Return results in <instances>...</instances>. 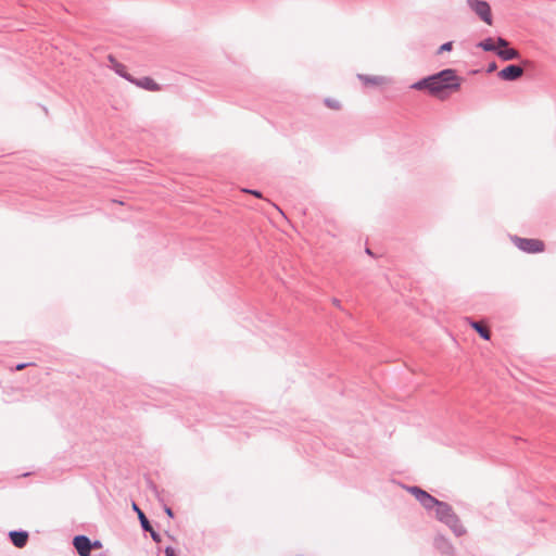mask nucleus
I'll return each instance as SVG.
<instances>
[{
    "instance_id": "f257e3e1",
    "label": "nucleus",
    "mask_w": 556,
    "mask_h": 556,
    "mask_svg": "<svg viewBox=\"0 0 556 556\" xmlns=\"http://www.w3.org/2000/svg\"><path fill=\"white\" fill-rule=\"evenodd\" d=\"M406 490L418 501L430 517L446 526L454 535L463 536L466 534L465 526L448 503L437 500L418 486H406Z\"/></svg>"
},
{
    "instance_id": "f03ea898",
    "label": "nucleus",
    "mask_w": 556,
    "mask_h": 556,
    "mask_svg": "<svg viewBox=\"0 0 556 556\" xmlns=\"http://www.w3.org/2000/svg\"><path fill=\"white\" fill-rule=\"evenodd\" d=\"M462 78L455 70L446 68L437 74L425 77L412 85L415 90H427L434 97H441L446 91L459 89Z\"/></svg>"
},
{
    "instance_id": "7ed1b4c3",
    "label": "nucleus",
    "mask_w": 556,
    "mask_h": 556,
    "mask_svg": "<svg viewBox=\"0 0 556 556\" xmlns=\"http://www.w3.org/2000/svg\"><path fill=\"white\" fill-rule=\"evenodd\" d=\"M466 4L486 25L493 24L491 7L485 0H466Z\"/></svg>"
},
{
    "instance_id": "20e7f679",
    "label": "nucleus",
    "mask_w": 556,
    "mask_h": 556,
    "mask_svg": "<svg viewBox=\"0 0 556 556\" xmlns=\"http://www.w3.org/2000/svg\"><path fill=\"white\" fill-rule=\"evenodd\" d=\"M514 242L520 250L528 253L541 252L544 249L543 242L536 239L514 238Z\"/></svg>"
},
{
    "instance_id": "39448f33",
    "label": "nucleus",
    "mask_w": 556,
    "mask_h": 556,
    "mask_svg": "<svg viewBox=\"0 0 556 556\" xmlns=\"http://www.w3.org/2000/svg\"><path fill=\"white\" fill-rule=\"evenodd\" d=\"M497 55L503 61H510V60H517L519 59L520 54L516 49L508 47V41L504 38L498 37L497 38Z\"/></svg>"
},
{
    "instance_id": "423d86ee",
    "label": "nucleus",
    "mask_w": 556,
    "mask_h": 556,
    "mask_svg": "<svg viewBox=\"0 0 556 556\" xmlns=\"http://www.w3.org/2000/svg\"><path fill=\"white\" fill-rule=\"evenodd\" d=\"M73 544L79 554V556H89L92 544L90 540L85 535H77L73 540Z\"/></svg>"
},
{
    "instance_id": "0eeeda50",
    "label": "nucleus",
    "mask_w": 556,
    "mask_h": 556,
    "mask_svg": "<svg viewBox=\"0 0 556 556\" xmlns=\"http://www.w3.org/2000/svg\"><path fill=\"white\" fill-rule=\"evenodd\" d=\"M523 70L519 65H508L498 73V77L503 80L513 81L521 77Z\"/></svg>"
},
{
    "instance_id": "6e6552de",
    "label": "nucleus",
    "mask_w": 556,
    "mask_h": 556,
    "mask_svg": "<svg viewBox=\"0 0 556 556\" xmlns=\"http://www.w3.org/2000/svg\"><path fill=\"white\" fill-rule=\"evenodd\" d=\"M435 546L442 554L445 555H453L455 551L451 541L442 535L435 538Z\"/></svg>"
},
{
    "instance_id": "1a4fd4ad",
    "label": "nucleus",
    "mask_w": 556,
    "mask_h": 556,
    "mask_svg": "<svg viewBox=\"0 0 556 556\" xmlns=\"http://www.w3.org/2000/svg\"><path fill=\"white\" fill-rule=\"evenodd\" d=\"M9 536L14 546L22 548L26 545L28 533L26 531H11Z\"/></svg>"
},
{
    "instance_id": "9d476101",
    "label": "nucleus",
    "mask_w": 556,
    "mask_h": 556,
    "mask_svg": "<svg viewBox=\"0 0 556 556\" xmlns=\"http://www.w3.org/2000/svg\"><path fill=\"white\" fill-rule=\"evenodd\" d=\"M359 80L365 85L382 86L389 84V79L384 76L358 75Z\"/></svg>"
},
{
    "instance_id": "9b49d317",
    "label": "nucleus",
    "mask_w": 556,
    "mask_h": 556,
    "mask_svg": "<svg viewBox=\"0 0 556 556\" xmlns=\"http://www.w3.org/2000/svg\"><path fill=\"white\" fill-rule=\"evenodd\" d=\"M126 78L128 79V77H126ZM129 80L135 83L137 86H139L143 89L151 90V91L159 90V85L153 79H151L149 77H143L138 80H134V79L129 78Z\"/></svg>"
},
{
    "instance_id": "f8f14e48",
    "label": "nucleus",
    "mask_w": 556,
    "mask_h": 556,
    "mask_svg": "<svg viewBox=\"0 0 556 556\" xmlns=\"http://www.w3.org/2000/svg\"><path fill=\"white\" fill-rule=\"evenodd\" d=\"M478 47L484 51H494L497 53V39L495 41L492 38L484 39L478 43Z\"/></svg>"
},
{
    "instance_id": "ddd939ff",
    "label": "nucleus",
    "mask_w": 556,
    "mask_h": 556,
    "mask_svg": "<svg viewBox=\"0 0 556 556\" xmlns=\"http://www.w3.org/2000/svg\"><path fill=\"white\" fill-rule=\"evenodd\" d=\"M470 326L484 339L490 340V331L478 321H471Z\"/></svg>"
},
{
    "instance_id": "4468645a",
    "label": "nucleus",
    "mask_w": 556,
    "mask_h": 556,
    "mask_svg": "<svg viewBox=\"0 0 556 556\" xmlns=\"http://www.w3.org/2000/svg\"><path fill=\"white\" fill-rule=\"evenodd\" d=\"M324 102H325V105L331 110L338 111L341 109V103L338 99L326 98Z\"/></svg>"
},
{
    "instance_id": "2eb2a0df",
    "label": "nucleus",
    "mask_w": 556,
    "mask_h": 556,
    "mask_svg": "<svg viewBox=\"0 0 556 556\" xmlns=\"http://www.w3.org/2000/svg\"><path fill=\"white\" fill-rule=\"evenodd\" d=\"M138 517H139V520H140V523H141L142 528L146 531H151L150 522H149V520L147 519V517L144 516V514L141 510H138Z\"/></svg>"
},
{
    "instance_id": "dca6fc26",
    "label": "nucleus",
    "mask_w": 556,
    "mask_h": 556,
    "mask_svg": "<svg viewBox=\"0 0 556 556\" xmlns=\"http://www.w3.org/2000/svg\"><path fill=\"white\" fill-rule=\"evenodd\" d=\"M452 49H453V42L452 41L445 42L438 48L437 54L440 55L444 52L451 51Z\"/></svg>"
},
{
    "instance_id": "f3484780",
    "label": "nucleus",
    "mask_w": 556,
    "mask_h": 556,
    "mask_svg": "<svg viewBox=\"0 0 556 556\" xmlns=\"http://www.w3.org/2000/svg\"><path fill=\"white\" fill-rule=\"evenodd\" d=\"M242 191H243V192H247V193H250V194H253V195H254V197H256V198H262L261 192H258V191H256V190L243 189Z\"/></svg>"
},
{
    "instance_id": "a211bd4d",
    "label": "nucleus",
    "mask_w": 556,
    "mask_h": 556,
    "mask_svg": "<svg viewBox=\"0 0 556 556\" xmlns=\"http://www.w3.org/2000/svg\"><path fill=\"white\" fill-rule=\"evenodd\" d=\"M165 555H166V556H176V553H175L174 548H172V547H167V548L165 549Z\"/></svg>"
},
{
    "instance_id": "6ab92c4d",
    "label": "nucleus",
    "mask_w": 556,
    "mask_h": 556,
    "mask_svg": "<svg viewBox=\"0 0 556 556\" xmlns=\"http://www.w3.org/2000/svg\"><path fill=\"white\" fill-rule=\"evenodd\" d=\"M165 513L167 516H169L170 518H173L174 514H173V510L169 508V507H166L165 508Z\"/></svg>"
},
{
    "instance_id": "aec40b11",
    "label": "nucleus",
    "mask_w": 556,
    "mask_h": 556,
    "mask_svg": "<svg viewBox=\"0 0 556 556\" xmlns=\"http://www.w3.org/2000/svg\"><path fill=\"white\" fill-rule=\"evenodd\" d=\"M332 303H333L334 306L340 307V301L339 300L333 299Z\"/></svg>"
},
{
    "instance_id": "412c9836",
    "label": "nucleus",
    "mask_w": 556,
    "mask_h": 556,
    "mask_svg": "<svg viewBox=\"0 0 556 556\" xmlns=\"http://www.w3.org/2000/svg\"><path fill=\"white\" fill-rule=\"evenodd\" d=\"M495 67H496V66H495V64L490 65V66H489V72L494 71V70H495Z\"/></svg>"
},
{
    "instance_id": "4be33fe9",
    "label": "nucleus",
    "mask_w": 556,
    "mask_h": 556,
    "mask_svg": "<svg viewBox=\"0 0 556 556\" xmlns=\"http://www.w3.org/2000/svg\"><path fill=\"white\" fill-rule=\"evenodd\" d=\"M92 546H94V547H100V546H101V544H100V542H99V541H96V542L92 544Z\"/></svg>"
},
{
    "instance_id": "5701e85b",
    "label": "nucleus",
    "mask_w": 556,
    "mask_h": 556,
    "mask_svg": "<svg viewBox=\"0 0 556 556\" xmlns=\"http://www.w3.org/2000/svg\"><path fill=\"white\" fill-rule=\"evenodd\" d=\"M24 367H25V365H24V364H20V365H17L16 369H17V370H21V369H23Z\"/></svg>"
},
{
    "instance_id": "b1692460",
    "label": "nucleus",
    "mask_w": 556,
    "mask_h": 556,
    "mask_svg": "<svg viewBox=\"0 0 556 556\" xmlns=\"http://www.w3.org/2000/svg\"><path fill=\"white\" fill-rule=\"evenodd\" d=\"M151 533H152V538L157 541V535L151 530Z\"/></svg>"
},
{
    "instance_id": "393cba45",
    "label": "nucleus",
    "mask_w": 556,
    "mask_h": 556,
    "mask_svg": "<svg viewBox=\"0 0 556 556\" xmlns=\"http://www.w3.org/2000/svg\"><path fill=\"white\" fill-rule=\"evenodd\" d=\"M134 509L138 513L140 510L136 504L132 505Z\"/></svg>"
},
{
    "instance_id": "a878e982",
    "label": "nucleus",
    "mask_w": 556,
    "mask_h": 556,
    "mask_svg": "<svg viewBox=\"0 0 556 556\" xmlns=\"http://www.w3.org/2000/svg\"><path fill=\"white\" fill-rule=\"evenodd\" d=\"M118 74L125 76L119 68L116 70Z\"/></svg>"
}]
</instances>
